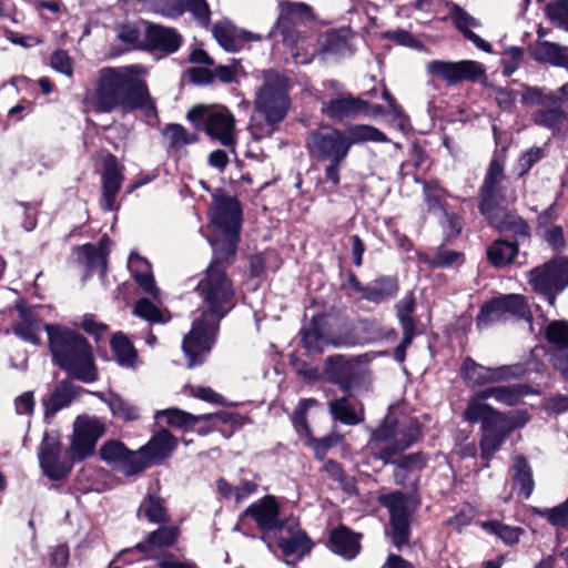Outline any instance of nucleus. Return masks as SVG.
Masks as SVG:
<instances>
[{
	"label": "nucleus",
	"instance_id": "nucleus-16",
	"mask_svg": "<svg viewBox=\"0 0 568 568\" xmlns=\"http://www.w3.org/2000/svg\"><path fill=\"white\" fill-rule=\"evenodd\" d=\"M101 209L106 212L118 211L116 196L124 181V165L110 151L101 156Z\"/></svg>",
	"mask_w": 568,
	"mask_h": 568
},
{
	"label": "nucleus",
	"instance_id": "nucleus-44",
	"mask_svg": "<svg viewBox=\"0 0 568 568\" xmlns=\"http://www.w3.org/2000/svg\"><path fill=\"white\" fill-rule=\"evenodd\" d=\"M155 417H164L170 427L183 429L184 432L194 430L195 425L201 423V415H193L178 407L159 410Z\"/></svg>",
	"mask_w": 568,
	"mask_h": 568
},
{
	"label": "nucleus",
	"instance_id": "nucleus-20",
	"mask_svg": "<svg viewBox=\"0 0 568 568\" xmlns=\"http://www.w3.org/2000/svg\"><path fill=\"white\" fill-rule=\"evenodd\" d=\"M62 444L58 435L45 433L39 446V464L50 480H63L72 471L70 459L60 460Z\"/></svg>",
	"mask_w": 568,
	"mask_h": 568
},
{
	"label": "nucleus",
	"instance_id": "nucleus-56",
	"mask_svg": "<svg viewBox=\"0 0 568 568\" xmlns=\"http://www.w3.org/2000/svg\"><path fill=\"white\" fill-rule=\"evenodd\" d=\"M212 34L216 42L226 51L235 52L237 47L235 43L233 28L229 23L217 22L212 28Z\"/></svg>",
	"mask_w": 568,
	"mask_h": 568
},
{
	"label": "nucleus",
	"instance_id": "nucleus-11",
	"mask_svg": "<svg viewBox=\"0 0 568 568\" xmlns=\"http://www.w3.org/2000/svg\"><path fill=\"white\" fill-rule=\"evenodd\" d=\"M505 179L504 162L498 158H494L489 163L479 190V211L483 215L508 206L516 201L515 193L508 192L507 187L503 185Z\"/></svg>",
	"mask_w": 568,
	"mask_h": 568
},
{
	"label": "nucleus",
	"instance_id": "nucleus-25",
	"mask_svg": "<svg viewBox=\"0 0 568 568\" xmlns=\"http://www.w3.org/2000/svg\"><path fill=\"white\" fill-rule=\"evenodd\" d=\"M388 464L395 465L393 474L395 484L415 490L418 483V473L426 467L427 458L423 453H413L397 459L393 457Z\"/></svg>",
	"mask_w": 568,
	"mask_h": 568
},
{
	"label": "nucleus",
	"instance_id": "nucleus-23",
	"mask_svg": "<svg viewBox=\"0 0 568 568\" xmlns=\"http://www.w3.org/2000/svg\"><path fill=\"white\" fill-rule=\"evenodd\" d=\"M181 529L175 525H160L153 531L146 534V536L138 542L132 549L128 551H136L142 554L146 558H154V551L158 549H169L173 547L179 540Z\"/></svg>",
	"mask_w": 568,
	"mask_h": 568
},
{
	"label": "nucleus",
	"instance_id": "nucleus-35",
	"mask_svg": "<svg viewBox=\"0 0 568 568\" xmlns=\"http://www.w3.org/2000/svg\"><path fill=\"white\" fill-rule=\"evenodd\" d=\"M129 270L135 283L148 294L158 297L159 288L150 262L138 253L129 256Z\"/></svg>",
	"mask_w": 568,
	"mask_h": 568
},
{
	"label": "nucleus",
	"instance_id": "nucleus-45",
	"mask_svg": "<svg viewBox=\"0 0 568 568\" xmlns=\"http://www.w3.org/2000/svg\"><path fill=\"white\" fill-rule=\"evenodd\" d=\"M518 253L517 242L496 240L487 248V257L496 267H504L513 263Z\"/></svg>",
	"mask_w": 568,
	"mask_h": 568
},
{
	"label": "nucleus",
	"instance_id": "nucleus-1",
	"mask_svg": "<svg viewBox=\"0 0 568 568\" xmlns=\"http://www.w3.org/2000/svg\"><path fill=\"white\" fill-rule=\"evenodd\" d=\"M87 100L95 113L120 111L131 114L141 111L145 118H158L156 102L149 85L136 75L133 67L100 69L94 89Z\"/></svg>",
	"mask_w": 568,
	"mask_h": 568
},
{
	"label": "nucleus",
	"instance_id": "nucleus-14",
	"mask_svg": "<svg viewBox=\"0 0 568 568\" xmlns=\"http://www.w3.org/2000/svg\"><path fill=\"white\" fill-rule=\"evenodd\" d=\"M99 456L113 469L123 473L128 477L138 475L149 467V463L140 453V449L131 450L123 442L118 439L106 440L101 446Z\"/></svg>",
	"mask_w": 568,
	"mask_h": 568
},
{
	"label": "nucleus",
	"instance_id": "nucleus-53",
	"mask_svg": "<svg viewBox=\"0 0 568 568\" xmlns=\"http://www.w3.org/2000/svg\"><path fill=\"white\" fill-rule=\"evenodd\" d=\"M74 429L97 443L105 433V425L97 417L79 416Z\"/></svg>",
	"mask_w": 568,
	"mask_h": 568
},
{
	"label": "nucleus",
	"instance_id": "nucleus-19",
	"mask_svg": "<svg viewBox=\"0 0 568 568\" xmlns=\"http://www.w3.org/2000/svg\"><path fill=\"white\" fill-rule=\"evenodd\" d=\"M210 221L216 233L241 232L243 210L235 196L213 194Z\"/></svg>",
	"mask_w": 568,
	"mask_h": 568
},
{
	"label": "nucleus",
	"instance_id": "nucleus-6",
	"mask_svg": "<svg viewBox=\"0 0 568 568\" xmlns=\"http://www.w3.org/2000/svg\"><path fill=\"white\" fill-rule=\"evenodd\" d=\"M420 437V426L415 418L402 416L396 418L388 414L383 423L373 432L369 446L373 455L383 464L414 445Z\"/></svg>",
	"mask_w": 568,
	"mask_h": 568
},
{
	"label": "nucleus",
	"instance_id": "nucleus-2",
	"mask_svg": "<svg viewBox=\"0 0 568 568\" xmlns=\"http://www.w3.org/2000/svg\"><path fill=\"white\" fill-rule=\"evenodd\" d=\"M53 363L83 383L98 379L92 346L79 332L62 324H44Z\"/></svg>",
	"mask_w": 568,
	"mask_h": 568
},
{
	"label": "nucleus",
	"instance_id": "nucleus-9",
	"mask_svg": "<svg viewBox=\"0 0 568 568\" xmlns=\"http://www.w3.org/2000/svg\"><path fill=\"white\" fill-rule=\"evenodd\" d=\"M250 518L261 531V539L268 549L284 560V518H281V506L273 495H265L252 503L242 514Z\"/></svg>",
	"mask_w": 568,
	"mask_h": 568
},
{
	"label": "nucleus",
	"instance_id": "nucleus-46",
	"mask_svg": "<svg viewBox=\"0 0 568 568\" xmlns=\"http://www.w3.org/2000/svg\"><path fill=\"white\" fill-rule=\"evenodd\" d=\"M139 511H143L144 517L152 524L163 525L171 520L164 499L154 494L144 497Z\"/></svg>",
	"mask_w": 568,
	"mask_h": 568
},
{
	"label": "nucleus",
	"instance_id": "nucleus-55",
	"mask_svg": "<svg viewBox=\"0 0 568 568\" xmlns=\"http://www.w3.org/2000/svg\"><path fill=\"white\" fill-rule=\"evenodd\" d=\"M534 513L557 528L568 527V505L565 501L552 508H535Z\"/></svg>",
	"mask_w": 568,
	"mask_h": 568
},
{
	"label": "nucleus",
	"instance_id": "nucleus-54",
	"mask_svg": "<svg viewBox=\"0 0 568 568\" xmlns=\"http://www.w3.org/2000/svg\"><path fill=\"white\" fill-rule=\"evenodd\" d=\"M545 12L551 24L568 32V0L549 2Z\"/></svg>",
	"mask_w": 568,
	"mask_h": 568
},
{
	"label": "nucleus",
	"instance_id": "nucleus-26",
	"mask_svg": "<svg viewBox=\"0 0 568 568\" xmlns=\"http://www.w3.org/2000/svg\"><path fill=\"white\" fill-rule=\"evenodd\" d=\"M16 310L20 321L12 325L13 334L24 342L40 346L41 338L39 333L45 323L33 312L32 306L27 305L23 300L16 304Z\"/></svg>",
	"mask_w": 568,
	"mask_h": 568
},
{
	"label": "nucleus",
	"instance_id": "nucleus-13",
	"mask_svg": "<svg viewBox=\"0 0 568 568\" xmlns=\"http://www.w3.org/2000/svg\"><path fill=\"white\" fill-rule=\"evenodd\" d=\"M407 500V495L398 490L378 497V503L388 509L390 538L397 548L407 545L410 537V513Z\"/></svg>",
	"mask_w": 568,
	"mask_h": 568
},
{
	"label": "nucleus",
	"instance_id": "nucleus-36",
	"mask_svg": "<svg viewBox=\"0 0 568 568\" xmlns=\"http://www.w3.org/2000/svg\"><path fill=\"white\" fill-rule=\"evenodd\" d=\"M75 397V389L73 384L63 379L59 382L49 397L42 399V405L44 408V416H53L59 410L64 407H68Z\"/></svg>",
	"mask_w": 568,
	"mask_h": 568
},
{
	"label": "nucleus",
	"instance_id": "nucleus-29",
	"mask_svg": "<svg viewBox=\"0 0 568 568\" xmlns=\"http://www.w3.org/2000/svg\"><path fill=\"white\" fill-rule=\"evenodd\" d=\"M241 232L217 233L211 242L213 258L207 267L226 270V265L235 261Z\"/></svg>",
	"mask_w": 568,
	"mask_h": 568
},
{
	"label": "nucleus",
	"instance_id": "nucleus-10",
	"mask_svg": "<svg viewBox=\"0 0 568 568\" xmlns=\"http://www.w3.org/2000/svg\"><path fill=\"white\" fill-rule=\"evenodd\" d=\"M220 323L216 320L199 315L193 320L191 329L184 335L182 351L187 359V367L202 365L216 343Z\"/></svg>",
	"mask_w": 568,
	"mask_h": 568
},
{
	"label": "nucleus",
	"instance_id": "nucleus-51",
	"mask_svg": "<svg viewBox=\"0 0 568 568\" xmlns=\"http://www.w3.org/2000/svg\"><path fill=\"white\" fill-rule=\"evenodd\" d=\"M481 526L485 530L496 535L509 546L517 544L520 536L524 534L523 528L508 526L497 520L485 521Z\"/></svg>",
	"mask_w": 568,
	"mask_h": 568
},
{
	"label": "nucleus",
	"instance_id": "nucleus-22",
	"mask_svg": "<svg viewBox=\"0 0 568 568\" xmlns=\"http://www.w3.org/2000/svg\"><path fill=\"white\" fill-rule=\"evenodd\" d=\"M182 40V36L175 29L149 23L144 32V49L169 55L180 49Z\"/></svg>",
	"mask_w": 568,
	"mask_h": 568
},
{
	"label": "nucleus",
	"instance_id": "nucleus-4",
	"mask_svg": "<svg viewBox=\"0 0 568 568\" xmlns=\"http://www.w3.org/2000/svg\"><path fill=\"white\" fill-rule=\"evenodd\" d=\"M346 133L329 125L322 126L308 136L310 152L322 160L345 161L353 144L387 141L386 135L372 125H351Z\"/></svg>",
	"mask_w": 568,
	"mask_h": 568
},
{
	"label": "nucleus",
	"instance_id": "nucleus-12",
	"mask_svg": "<svg viewBox=\"0 0 568 568\" xmlns=\"http://www.w3.org/2000/svg\"><path fill=\"white\" fill-rule=\"evenodd\" d=\"M529 284L550 305H555L556 295L568 286V258L560 256L532 268L529 272Z\"/></svg>",
	"mask_w": 568,
	"mask_h": 568
},
{
	"label": "nucleus",
	"instance_id": "nucleus-32",
	"mask_svg": "<svg viewBox=\"0 0 568 568\" xmlns=\"http://www.w3.org/2000/svg\"><path fill=\"white\" fill-rule=\"evenodd\" d=\"M109 242L110 239L104 235L100 239L99 246L85 243L78 247L79 253L84 257L85 277H90L94 273H99L101 277L105 276L109 255L106 245Z\"/></svg>",
	"mask_w": 568,
	"mask_h": 568
},
{
	"label": "nucleus",
	"instance_id": "nucleus-61",
	"mask_svg": "<svg viewBox=\"0 0 568 568\" xmlns=\"http://www.w3.org/2000/svg\"><path fill=\"white\" fill-rule=\"evenodd\" d=\"M524 58V49L520 47H510L505 50L503 57V74L510 77L518 68Z\"/></svg>",
	"mask_w": 568,
	"mask_h": 568
},
{
	"label": "nucleus",
	"instance_id": "nucleus-34",
	"mask_svg": "<svg viewBox=\"0 0 568 568\" xmlns=\"http://www.w3.org/2000/svg\"><path fill=\"white\" fill-rule=\"evenodd\" d=\"M531 57L540 63L564 68L568 71V47L547 40H537L531 49Z\"/></svg>",
	"mask_w": 568,
	"mask_h": 568
},
{
	"label": "nucleus",
	"instance_id": "nucleus-39",
	"mask_svg": "<svg viewBox=\"0 0 568 568\" xmlns=\"http://www.w3.org/2000/svg\"><path fill=\"white\" fill-rule=\"evenodd\" d=\"M398 282L392 276H382L365 285L362 297L368 302L379 304L396 296Z\"/></svg>",
	"mask_w": 568,
	"mask_h": 568
},
{
	"label": "nucleus",
	"instance_id": "nucleus-30",
	"mask_svg": "<svg viewBox=\"0 0 568 568\" xmlns=\"http://www.w3.org/2000/svg\"><path fill=\"white\" fill-rule=\"evenodd\" d=\"M324 322V316H315L302 332L303 345L311 353H322L328 345L341 347L347 344L343 338H332L326 335L323 331Z\"/></svg>",
	"mask_w": 568,
	"mask_h": 568
},
{
	"label": "nucleus",
	"instance_id": "nucleus-33",
	"mask_svg": "<svg viewBox=\"0 0 568 568\" xmlns=\"http://www.w3.org/2000/svg\"><path fill=\"white\" fill-rule=\"evenodd\" d=\"M296 523L286 518V565L295 564L305 555L310 554L313 547L312 540L303 530H295Z\"/></svg>",
	"mask_w": 568,
	"mask_h": 568
},
{
	"label": "nucleus",
	"instance_id": "nucleus-59",
	"mask_svg": "<svg viewBox=\"0 0 568 568\" xmlns=\"http://www.w3.org/2000/svg\"><path fill=\"white\" fill-rule=\"evenodd\" d=\"M415 306L416 302L412 293L405 295L404 298L396 304L397 318L402 327L415 326V321L412 317Z\"/></svg>",
	"mask_w": 568,
	"mask_h": 568
},
{
	"label": "nucleus",
	"instance_id": "nucleus-57",
	"mask_svg": "<svg viewBox=\"0 0 568 568\" xmlns=\"http://www.w3.org/2000/svg\"><path fill=\"white\" fill-rule=\"evenodd\" d=\"M449 17L455 23L456 28L462 31L465 37L467 32H471L470 27L478 26L477 20L458 4H452L449 7Z\"/></svg>",
	"mask_w": 568,
	"mask_h": 568
},
{
	"label": "nucleus",
	"instance_id": "nucleus-40",
	"mask_svg": "<svg viewBox=\"0 0 568 568\" xmlns=\"http://www.w3.org/2000/svg\"><path fill=\"white\" fill-rule=\"evenodd\" d=\"M545 338L551 347V359L568 352V321L554 320L545 327Z\"/></svg>",
	"mask_w": 568,
	"mask_h": 568
},
{
	"label": "nucleus",
	"instance_id": "nucleus-62",
	"mask_svg": "<svg viewBox=\"0 0 568 568\" xmlns=\"http://www.w3.org/2000/svg\"><path fill=\"white\" fill-rule=\"evenodd\" d=\"M544 158L541 148H531L526 151L517 161L516 170L518 176H524L538 161Z\"/></svg>",
	"mask_w": 568,
	"mask_h": 568
},
{
	"label": "nucleus",
	"instance_id": "nucleus-7",
	"mask_svg": "<svg viewBox=\"0 0 568 568\" xmlns=\"http://www.w3.org/2000/svg\"><path fill=\"white\" fill-rule=\"evenodd\" d=\"M195 292L203 302L200 315L207 318L221 322L236 306L235 290L226 270L207 267Z\"/></svg>",
	"mask_w": 568,
	"mask_h": 568
},
{
	"label": "nucleus",
	"instance_id": "nucleus-60",
	"mask_svg": "<svg viewBox=\"0 0 568 568\" xmlns=\"http://www.w3.org/2000/svg\"><path fill=\"white\" fill-rule=\"evenodd\" d=\"M50 65L57 72H60L67 77L73 75V59L64 49H57L52 52L50 57Z\"/></svg>",
	"mask_w": 568,
	"mask_h": 568
},
{
	"label": "nucleus",
	"instance_id": "nucleus-43",
	"mask_svg": "<svg viewBox=\"0 0 568 568\" xmlns=\"http://www.w3.org/2000/svg\"><path fill=\"white\" fill-rule=\"evenodd\" d=\"M110 346L120 366L134 367L138 361V352L125 334L122 332L113 334L110 339Z\"/></svg>",
	"mask_w": 568,
	"mask_h": 568
},
{
	"label": "nucleus",
	"instance_id": "nucleus-24",
	"mask_svg": "<svg viewBox=\"0 0 568 568\" xmlns=\"http://www.w3.org/2000/svg\"><path fill=\"white\" fill-rule=\"evenodd\" d=\"M178 445V438L168 428L162 427L140 448V453L143 454L150 467L169 459Z\"/></svg>",
	"mask_w": 568,
	"mask_h": 568
},
{
	"label": "nucleus",
	"instance_id": "nucleus-28",
	"mask_svg": "<svg viewBox=\"0 0 568 568\" xmlns=\"http://www.w3.org/2000/svg\"><path fill=\"white\" fill-rule=\"evenodd\" d=\"M328 403V413L334 422L354 426L362 424L365 419L363 404L354 399L349 393Z\"/></svg>",
	"mask_w": 568,
	"mask_h": 568
},
{
	"label": "nucleus",
	"instance_id": "nucleus-50",
	"mask_svg": "<svg viewBox=\"0 0 568 568\" xmlns=\"http://www.w3.org/2000/svg\"><path fill=\"white\" fill-rule=\"evenodd\" d=\"M555 104L551 108H542L532 114V120L537 125L550 129L559 130L561 124L567 120V113Z\"/></svg>",
	"mask_w": 568,
	"mask_h": 568
},
{
	"label": "nucleus",
	"instance_id": "nucleus-52",
	"mask_svg": "<svg viewBox=\"0 0 568 568\" xmlns=\"http://www.w3.org/2000/svg\"><path fill=\"white\" fill-rule=\"evenodd\" d=\"M555 95L546 88L526 85L521 93V102L525 105H555Z\"/></svg>",
	"mask_w": 568,
	"mask_h": 568
},
{
	"label": "nucleus",
	"instance_id": "nucleus-38",
	"mask_svg": "<svg viewBox=\"0 0 568 568\" xmlns=\"http://www.w3.org/2000/svg\"><path fill=\"white\" fill-rule=\"evenodd\" d=\"M506 367L488 368L477 364L471 358H466L462 366L464 378L473 384L481 385L489 382H497L506 376Z\"/></svg>",
	"mask_w": 568,
	"mask_h": 568
},
{
	"label": "nucleus",
	"instance_id": "nucleus-64",
	"mask_svg": "<svg viewBox=\"0 0 568 568\" xmlns=\"http://www.w3.org/2000/svg\"><path fill=\"white\" fill-rule=\"evenodd\" d=\"M186 129L180 123H169L164 126L162 133L170 139V148L179 150L184 146Z\"/></svg>",
	"mask_w": 568,
	"mask_h": 568
},
{
	"label": "nucleus",
	"instance_id": "nucleus-41",
	"mask_svg": "<svg viewBox=\"0 0 568 568\" xmlns=\"http://www.w3.org/2000/svg\"><path fill=\"white\" fill-rule=\"evenodd\" d=\"M329 544L334 552L346 559L354 558L359 551L356 536L346 527H339L331 532Z\"/></svg>",
	"mask_w": 568,
	"mask_h": 568
},
{
	"label": "nucleus",
	"instance_id": "nucleus-31",
	"mask_svg": "<svg viewBox=\"0 0 568 568\" xmlns=\"http://www.w3.org/2000/svg\"><path fill=\"white\" fill-rule=\"evenodd\" d=\"M489 224L501 233L510 234L516 237V242L520 239L529 237L528 224L518 215L507 211V206L497 209L484 215Z\"/></svg>",
	"mask_w": 568,
	"mask_h": 568
},
{
	"label": "nucleus",
	"instance_id": "nucleus-27",
	"mask_svg": "<svg viewBox=\"0 0 568 568\" xmlns=\"http://www.w3.org/2000/svg\"><path fill=\"white\" fill-rule=\"evenodd\" d=\"M322 112L329 119L342 121L346 118H355L369 112L368 102L353 95H342L324 102Z\"/></svg>",
	"mask_w": 568,
	"mask_h": 568
},
{
	"label": "nucleus",
	"instance_id": "nucleus-8",
	"mask_svg": "<svg viewBox=\"0 0 568 568\" xmlns=\"http://www.w3.org/2000/svg\"><path fill=\"white\" fill-rule=\"evenodd\" d=\"M185 119L194 131L205 133L211 140L220 142L225 148L236 144L235 116L223 104L199 103L191 106Z\"/></svg>",
	"mask_w": 568,
	"mask_h": 568
},
{
	"label": "nucleus",
	"instance_id": "nucleus-15",
	"mask_svg": "<svg viewBox=\"0 0 568 568\" xmlns=\"http://www.w3.org/2000/svg\"><path fill=\"white\" fill-rule=\"evenodd\" d=\"M324 377L336 385L342 392L349 393L353 387L361 384L365 375V368L354 357L333 355L325 359Z\"/></svg>",
	"mask_w": 568,
	"mask_h": 568
},
{
	"label": "nucleus",
	"instance_id": "nucleus-37",
	"mask_svg": "<svg viewBox=\"0 0 568 568\" xmlns=\"http://www.w3.org/2000/svg\"><path fill=\"white\" fill-rule=\"evenodd\" d=\"M509 474L511 476L514 487L519 488V495L526 499L529 498L534 491L535 481L531 467L527 458L523 455L513 457Z\"/></svg>",
	"mask_w": 568,
	"mask_h": 568
},
{
	"label": "nucleus",
	"instance_id": "nucleus-3",
	"mask_svg": "<svg viewBox=\"0 0 568 568\" xmlns=\"http://www.w3.org/2000/svg\"><path fill=\"white\" fill-rule=\"evenodd\" d=\"M284 120V74L263 72V84L255 93L248 131L255 140L271 136Z\"/></svg>",
	"mask_w": 568,
	"mask_h": 568
},
{
	"label": "nucleus",
	"instance_id": "nucleus-18",
	"mask_svg": "<svg viewBox=\"0 0 568 568\" xmlns=\"http://www.w3.org/2000/svg\"><path fill=\"white\" fill-rule=\"evenodd\" d=\"M528 313V306L521 295H504L491 300L481 307L476 324L479 328H485L490 323L505 320L508 315L526 317Z\"/></svg>",
	"mask_w": 568,
	"mask_h": 568
},
{
	"label": "nucleus",
	"instance_id": "nucleus-47",
	"mask_svg": "<svg viewBox=\"0 0 568 568\" xmlns=\"http://www.w3.org/2000/svg\"><path fill=\"white\" fill-rule=\"evenodd\" d=\"M521 396L523 393L516 386H496L479 392L470 400H480L481 403H485L488 398H495L498 403L514 406L518 404Z\"/></svg>",
	"mask_w": 568,
	"mask_h": 568
},
{
	"label": "nucleus",
	"instance_id": "nucleus-49",
	"mask_svg": "<svg viewBox=\"0 0 568 568\" xmlns=\"http://www.w3.org/2000/svg\"><path fill=\"white\" fill-rule=\"evenodd\" d=\"M133 314L150 323L164 324L171 320L169 312H163L146 297H142L136 301L133 308Z\"/></svg>",
	"mask_w": 568,
	"mask_h": 568
},
{
	"label": "nucleus",
	"instance_id": "nucleus-17",
	"mask_svg": "<svg viewBox=\"0 0 568 568\" xmlns=\"http://www.w3.org/2000/svg\"><path fill=\"white\" fill-rule=\"evenodd\" d=\"M429 74L437 75L447 84H456L460 81L475 82L485 75V67L474 60L443 61L432 60L426 64Z\"/></svg>",
	"mask_w": 568,
	"mask_h": 568
},
{
	"label": "nucleus",
	"instance_id": "nucleus-42",
	"mask_svg": "<svg viewBox=\"0 0 568 568\" xmlns=\"http://www.w3.org/2000/svg\"><path fill=\"white\" fill-rule=\"evenodd\" d=\"M97 396L108 405L113 417L119 418L123 422H134L139 419V408L121 397L114 392L109 394L97 393Z\"/></svg>",
	"mask_w": 568,
	"mask_h": 568
},
{
	"label": "nucleus",
	"instance_id": "nucleus-48",
	"mask_svg": "<svg viewBox=\"0 0 568 568\" xmlns=\"http://www.w3.org/2000/svg\"><path fill=\"white\" fill-rule=\"evenodd\" d=\"M95 445L97 443L92 439L74 429L69 449V459L70 463H72V466L75 463L83 462L88 457L92 456L94 454Z\"/></svg>",
	"mask_w": 568,
	"mask_h": 568
},
{
	"label": "nucleus",
	"instance_id": "nucleus-63",
	"mask_svg": "<svg viewBox=\"0 0 568 568\" xmlns=\"http://www.w3.org/2000/svg\"><path fill=\"white\" fill-rule=\"evenodd\" d=\"M313 18L312 8L303 2L286 1V21H308Z\"/></svg>",
	"mask_w": 568,
	"mask_h": 568
},
{
	"label": "nucleus",
	"instance_id": "nucleus-21",
	"mask_svg": "<svg viewBox=\"0 0 568 568\" xmlns=\"http://www.w3.org/2000/svg\"><path fill=\"white\" fill-rule=\"evenodd\" d=\"M317 402L314 398L301 399L297 407L293 412L292 423L295 430L312 444L315 457L323 459L328 449L341 443L342 436L337 433H331L321 439H313L311 437V430L306 423V413L308 408L315 406Z\"/></svg>",
	"mask_w": 568,
	"mask_h": 568
},
{
	"label": "nucleus",
	"instance_id": "nucleus-5",
	"mask_svg": "<svg viewBox=\"0 0 568 568\" xmlns=\"http://www.w3.org/2000/svg\"><path fill=\"white\" fill-rule=\"evenodd\" d=\"M463 416L468 423H480V457L488 467L489 460L518 425L513 417L480 400H469Z\"/></svg>",
	"mask_w": 568,
	"mask_h": 568
},
{
	"label": "nucleus",
	"instance_id": "nucleus-58",
	"mask_svg": "<svg viewBox=\"0 0 568 568\" xmlns=\"http://www.w3.org/2000/svg\"><path fill=\"white\" fill-rule=\"evenodd\" d=\"M186 389L189 390L190 395L201 399L203 402L210 403V404H216L221 406H230L227 400L222 396L221 394L216 393L213 388L209 386H194L189 385L186 386Z\"/></svg>",
	"mask_w": 568,
	"mask_h": 568
}]
</instances>
